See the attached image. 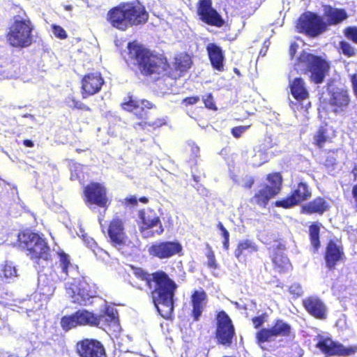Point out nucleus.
Listing matches in <instances>:
<instances>
[{"label":"nucleus","mask_w":357,"mask_h":357,"mask_svg":"<svg viewBox=\"0 0 357 357\" xmlns=\"http://www.w3.org/2000/svg\"><path fill=\"white\" fill-rule=\"evenodd\" d=\"M69 102L71 104L69 105L73 109H77L85 112H91V108L82 101L76 99L75 97L69 98Z\"/></svg>","instance_id":"obj_42"},{"label":"nucleus","mask_w":357,"mask_h":357,"mask_svg":"<svg viewBox=\"0 0 357 357\" xmlns=\"http://www.w3.org/2000/svg\"><path fill=\"white\" fill-rule=\"evenodd\" d=\"M311 196L312 192L308 185L305 182L300 181L288 196L275 201L274 205L276 207L287 209L307 200Z\"/></svg>","instance_id":"obj_16"},{"label":"nucleus","mask_w":357,"mask_h":357,"mask_svg":"<svg viewBox=\"0 0 357 357\" xmlns=\"http://www.w3.org/2000/svg\"><path fill=\"white\" fill-rule=\"evenodd\" d=\"M124 59L132 70L144 77L163 73L169 66L165 57L154 53L136 41L128 43Z\"/></svg>","instance_id":"obj_2"},{"label":"nucleus","mask_w":357,"mask_h":357,"mask_svg":"<svg viewBox=\"0 0 357 357\" xmlns=\"http://www.w3.org/2000/svg\"><path fill=\"white\" fill-rule=\"evenodd\" d=\"M208 250L206 253V257L208 259L207 266L211 269H216L218 268V264L216 263L214 252L209 245H208Z\"/></svg>","instance_id":"obj_50"},{"label":"nucleus","mask_w":357,"mask_h":357,"mask_svg":"<svg viewBox=\"0 0 357 357\" xmlns=\"http://www.w3.org/2000/svg\"><path fill=\"white\" fill-rule=\"evenodd\" d=\"M351 173L354 174V181H356L357 180V166H354L351 170Z\"/></svg>","instance_id":"obj_61"},{"label":"nucleus","mask_w":357,"mask_h":357,"mask_svg":"<svg viewBox=\"0 0 357 357\" xmlns=\"http://www.w3.org/2000/svg\"><path fill=\"white\" fill-rule=\"evenodd\" d=\"M200 100V98L198 96H192L183 98L181 100V104L185 107H188L190 105H194L199 102Z\"/></svg>","instance_id":"obj_52"},{"label":"nucleus","mask_w":357,"mask_h":357,"mask_svg":"<svg viewBox=\"0 0 357 357\" xmlns=\"http://www.w3.org/2000/svg\"><path fill=\"white\" fill-rule=\"evenodd\" d=\"M2 271L5 278H13L17 276V269L12 263L6 262Z\"/></svg>","instance_id":"obj_43"},{"label":"nucleus","mask_w":357,"mask_h":357,"mask_svg":"<svg viewBox=\"0 0 357 357\" xmlns=\"http://www.w3.org/2000/svg\"><path fill=\"white\" fill-rule=\"evenodd\" d=\"M105 80L100 72H92L85 74L81 79V94L82 98H86L99 93Z\"/></svg>","instance_id":"obj_20"},{"label":"nucleus","mask_w":357,"mask_h":357,"mask_svg":"<svg viewBox=\"0 0 357 357\" xmlns=\"http://www.w3.org/2000/svg\"><path fill=\"white\" fill-rule=\"evenodd\" d=\"M295 69L302 74L310 73L311 82L321 84L330 71V63L321 56L303 51L300 53L294 64Z\"/></svg>","instance_id":"obj_4"},{"label":"nucleus","mask_w":357,"mask_h":357,"mask_svg":"<svg viewBox=\"0 0 357 357\" xmlns=\"http://www.w3.org/2000/svg\"><path fill=\"white\" fill-rule=\"evenodd\" d=\"M137 203L138 200L134 195L127 197L122 201V204L126 206H135L137 205Z\"/></svg>","instance_id":"obj_53"},{"label":"nucleus","mask_w":357,"mask_h":357,"mask_svg":"<svg viewBox=\"0 0 357 357\" xmlns=\"http://www.w3.org/2000/svg\"><path fill=\"white\" fill-rule=\"evenodd\" d=\"M274 269L280 273H287L291 268L288 257L282 252H275L272 257Z\"/></svg>","instance_id":"obj_36"},{"label":"nucleus","mask_w":357,"mask_h":357,"mask_svg":"<svg viewBox=\"0 0 357 357\" xmlns=\"http://www.w3.org/2000/svg\"><path fill=\"white\" fill-rule=\"evenodd\" d=\"M245 251L249 252H257L258 246L253 241L250 239L240 241L234 250V256L237 259L240 260Z\"/></svg>","instance_id":"obj_37"},{"label":"nucleus","mask_w":357,"mask_h":357,"mask_svg":"<svg viewBox=\"0 0 357 357\" xmlns=\"http://www.w3.org/2000/svg\"><path fill=\"white\" fill-rule=\"evenodd\" d=\"M102 231L107 238L108 243L114 248L121 249L128 245L130 240L125 221L119 216L113 217L107 227H102Z\"/></svg>","instance_id":"obj_10"},{"label":"nucleus","mask_w":357,"mask_h":357,"mask_svg":"<svg viewBox=\"0 0 357 357\" xmlns=\"http://www.w3.org/2000/svg\"><path fill=\"white\" fill-rule=\"evenodd\" d=\"M268 314L264 312L259 316L253 317L251 319L253 326L256 329H261L262 325L268 321Z\"/></svg>","instance_id":"obj_45"},{"label":"nucleus","mask_w":357,"mask_h":357,"mask_svg":"<svg viewBox=\"0 0 357 357\" xmlns=\"http://www.w3.org/2000/svg\"><path fill=\"white\" fill-rule=\"evenodd\" d=\"M202 101L204 103L205 107L208 109L216 111L218 107L213 99V96L211 93H208L202 97Z\"/></svg>","instance_id":"obj_47"},{"label":"nucleus","mask_w":357,"mask_h":357,"mask_svg":"<svg viewBox=\"0 0 357 357\" xmlns=\"http://www.w3.org/2000/svg\"><path fill=\"white\" fill-rule=\"evenodd\" d=\"M350 103V97L347 90L336 89L329 93L328 105L333 112L337 114L344 112Z\"/></svg>","instance_id":"obj_24"},{"label":"nucleus","mask_w":357,"mask_h":357,"mask_svg":"<svg viewBox=\"0 0 357 357\" xmlns=\"http://www.w3.org/2000/svg\"><path fill=\"white\" fill-rule=\"evenodd\" d=\"M79 326L98 327V319L96 314L87 310L82 309L75 312Z\"/></svg>","instance_id":"obj_34"},{"label":"nucleus","mask_w":357,"mask_h":357,"mask_svg":"<svg viewBox=\"0 0 357 357\" xmlns=\"http://www.w3.org/2000/svg\"><path fill=\"white\" fill-rule=\"evenodd\" d=\"M296 28L298 33L316 38L327 30V24L317 13L306 11L298 17Z\"/></svg>","instance_id":"obj_9"},{"label":"nucleus","mask_w":357,"mask_h":357,"mask_svg":"<svg viewBox=\"0 0 357 357\" xmlns=\"http://www.w3.org/2000/svg\"><path fill=\"white\" fill-rule=\"evenodd\" d=\"M52 29L53 31L54 35L61 40L66 39L68 38V34L66 30L59 25L53 24L52 26Z\"/></svg>","instance_id":"obj_51"},{"label":"nucleus","mask_w":357,"mask_h":357,"mask_svg":"<svg viewBox=\"0 0 357 357\" xmlns=\"http://www.w3.org/2000/svg\"><path fill=\"white\" fill-rule=\"evenodd\" d=\"M298 44L295 42L292 43L289 49V53L291 56V59H293L296 53L297 49H298Z\"/></svg>","instance_id":"obj_56"},{"label":"nucleus","mask_w":357,"mask_h":357,"mask_svg":"<svg viewBox=\"0 0 357 357\" xmlns=\"http://www.w3.org/2000/svg\"><path fill=\"white\" fill-rule=\"evenodd\" d=\"M23 144L24 146L29 147V148H32L34 146L33 142L32 140L28 139L23 140Z\"/></svg>","instance_id":"obj_59"},{"label":"nucleus","mask_w":357,"mask_h":357,"mask_svg":"<svg viewBox=\"0 0 357 357\" xmlns=\"http://www.w3.org/2000/svg\"><path fill=\"white\" fill-rule=\"evenodd\" d=\"M200 149L193 141L189 140L186 142L184 153L186 157V162L190 167H195L197 165L200 156Z\"/></svg>","instance_id":"obj_33"},{"label":"nucleus","mask_w":357,"mask_h":357,"mask_svg":"<svg viewBox=\"0 0 357 357\" xmlns=\"http://www.w3.org/2000/svg\"><path fill=\"white\" fill-rule=\"evenodd\" d=\"M305 310L317 319L323 320L327 317V307L324 302L317 296H309L302 300Z\"/></svg>","instance_id":"obj_23"},{"label":"nucleus","mask_w":357,"mask_h":357,"mask_svg":"<svg viewBox=\"0 0 357 357\" xmlns=\"http://www.w3.org/2000/svg\"><path fill=\"white\" fill-rule=\"evenodd\" d=\"M206 49L213 68L219 72L224 71L225 56L222 48L215 43H210Z\"/></svg>","instance_id":"obj_28"},{"label":"nucleus","mask_w":357,"mask_h":357,"mask_svg":"<svg viewBox=\"0 0 357 357\" xmlns=\"http://www.w3.org/2000/svg\"><path fill=\"white\" fill-rule=\"evenodd\" d=\"M196 13L198 20L202 23L217 28L223 26L225 20L220 13L213 6L212 0H199Z\"/></svg>","instance_id":"obj_13"},{"label":"nucleus","mask_w":357,"mask_h":357,"mask_svg":"<svg viewBox=\"0 0 357 357\" xmlns=\"http://www.w3.org/2000/svg\"><path fill=\"white\" fill-rule=\"evenodd\" d=\"M208 303V296L203 289H196L192 292L190 296V304L192 310L190 316L193 321H198L202 315Z\"/></svg>","instance_id":"obj_25"},{"label":"nucleus","mask_w":357,"mask_h":357,"mask_svg":"<svg viewBox=\"0 0 357 357\" xmlns=\"http://www.w3.org/2000/svg\"><path fill=\"white\" fill-rule=\"evenodd\" d=\"M216 329L215 338L218 344L229 347L236 336L235 328L231 319L224 310H220L215 315Z\"/></svg>","instance_id":"obj_11"},{"label":"nucleus","mask_w":357,"mask_h":357,"mask_svg":"<svg viewBox=\"0 0 357 357\" xmlns=\"http://www.w3.org/2000/svg\"><path fill=\"white\" fill-rule=\"evenodd\" d=\"M255 183V180L253 178H249L246 182H245L243 187L246 189H250Z\"/></svg>","instance_id":"obj_58"},{"label":"nucleus","mask_w":357,"mask_h":357,"mask_svg":"<svg viewBox=\"0 0 357 357\" xmlns=\"http://www.w3.org/2000/svg\"><path fill=\"white\" fill-rule=\"evenodd\" d=\"M141 105L144 108H146V109H153V108H155V105L153 104L152 102H151L150 101L147 100H142L141 101Z\"/></svg>","instance_id":"obj_57"},{"label":"nucleus","mask_w":357,"mask_h":357,"mask_svg":"<svg viewBox=\"0 0 357 357\" xmlns=\"http://www.w3.org/2000/svg\"><path fill=\"white\" fill-rule=\"evenodd\" d=\"M137 215V225L143 237L151 238L161 235L164 232L160 218L154 209L143 208L138 211Z\"/></svg>","instance_id":"obj_8"},{"label":"nucleus","mask_w":357,"mask_h":357,"mask_svg":"<svg viewBox=\"0 0 357 357\" xmlns=\"http://www.w3.org/2000/svg\"><path fill=\"white\" fill-rule=\"evenodd\" d=\"M247 128V126H236L231 129V134L234 137L239 138Z\"/></svg>","instance_id":"obj_54"},{"label":"nucleus","mask_w":357,"mask_h":357,"mask_svg":"<svg viewBox=\"0 0 357 357\" xmlns=\"http://www.w3.org/2000/svg\"><path fill=\"white\" fill-rule=\"evenodd\" d=\"M96 317L98 319V327H111L119 324L117 311L108 305H105L103 310L99 314H96Z\"/></svg>","instance_id":"obj_31"},{"label":"nucleus","mask_w":357,"mask_h":357,"mask_svg":"<svg viewBox=\"0 0 357 357\" xmlns=\"http://www.w3.org/2000/svg\"><path fill=\"white\" fill-rule=\"evenodd\" d=\"M148 19L149 13L139 1L121 2L109 10L107 14L109 23L121 31L144 24Z\"/></svg>","instance_id":"obj_3"},{"label":"nucleus","mask_w":357,"mask_h":357,"mask_svg":"<svg viewBox=\"0 0 357 357\" xmlns=\"http://www.w3.org/2000/svg\"><path fill=\"white\" fill-rule=\"evenodd\" d=\"M149 255L160 260L181 255L183 246L178 241H158L148 248Z\"/></svg>","instance_id":"obj_14"},{"label":"nucleus","mask_w":357,"mask_h":357,"mask_svg":"<svg viewBox=\"0 0 357 357\" xmlns=\"http://www.w3.org/2000/svg\"><path fill=\"white\" fill-rule=\"evenodd\" d=\"M75 351L79 357H107L104 344L95 338H84L78 341Z\"/></svg>","instance_id":"obj_18"},{"label":"nucleus","mask_w":357,"mask_h":357,"mask_svg":"<svg viewBox=\"0 0 357 357\" xmlns=\"http://www.w3.org/2000/svg\"><path fill=\"white\" fill-rule=\"evenodd\" d=\"M352 195L357 204V184L354 185L352 188Z\"/></svg>","instance_id":"obj_60"},{"label":"nucleus","mask_w":357,"mask_h":357,"mask_svg":"<svg viewBox=\"0 0 357 357\" xmlns=\"http://www.w3.org/2000/svg\"><path fill=\"white\" fill-rule=\"evenodd\" d=\"M321 223L312 222L308 227L309 240L314 252H317L321 247L320 231Z\"/></svg>","instance_id":"obj_35"},{"label":"nucleus","mask_w":357,"mask_h":357,"mask_svg":"<svg viewBox=\"0 0 357 357\" xmlns=\"http://www.w3.org/2000/svg\"><path fill=\"white\" fill-rule=\"evenodd\" d=\"M339 49L340 52L347 57L354 56L356 54V49L346 40L339 42Z\"/></svg>","instance_id":"obj_41"},{"label":"nucleus","mask_w":357,"mask_h":357,"mask_svg":"<svg viewBox=\"0 0 357 357\" xmlns=\"http://www.w3.org/2000/svg\"><path fill=\"white\" fill-rule=\"evenodd\" d=\"M34 29L35 26L30 18L15 15L6 34V41L14 48L29 47L34 42Z\"/></svg>","instance_id":"obj_6"},{"label":"nucleus","mask_w":357,"mask_h":357,"mask_svg":"<svg viewBox=\"0 0 357 357\" xmlns=\"http://www.w3.org/2000/svg\"><path fill=\"white\" fill-rule=\"evenodd\" d=\"M290 92L293 98L298 102H302L309 98V92L303 78H294L289 84Z\"/></svg>","instance_id":"obj_32"},{"label":"nucleus","mask_w":357,"mask_h":357,"mask_svg":"<svg viewBox=\"0 0 357 357\" xmlns=\"http://www.w3.org/2000/svg\"><path fill=\"white\" fill-rule=\"evenodd\" d=\"M19 245L26 250L27 255L37 265L42 261L52 260L51 250L46 240L38 233L30 230L22 231L18 234Z\"/></svg>","instance_id":"obj_5"},{"label":"nucleus","mask_w":357,"mask_h":357,"mask_svg":"<svg viewBox=\"0 0 357 357\" xmlns=\"http://www.w3.org/2000/svg\"><path fill=\"white\" fill-rule=\"evenodd\" d=\"M59 256V264L61 268V273L65 275H68V268L71 266L70 257L63 251L57 252Z\"/></svg>","instance_id":"obj_40"},{"label":"nucleus","mask_w":357,"mask_h":357,"mask_svg":"<svg viewBox=\"0 0 357 357\" xmlns=\"http://www.w3.org/2000/svg\"><path fill=\"white\" fill-rule=\"evenodd\" d=\"M268 184L264 183L250 199V202L265 208L271 199L281 191L282 176L280 172L268 174L266 176Z\"/></svg>","instance_id":"obj_7"},{"label":"nucleus","mask_w":357,"mask_h":357,"mask_svg":"<svg viewBox=\"0 0 357 357\" xmlns=\"http://www.w3.org/2000/svg\"><path fill=\"white\" fill-rule=\"evenodd\" d=\"M315 347L326 357L349 356L357 351V346L345 347L328 337H320Z\"/></svg>","instance_id":"obj_15"},{"label":"nucleus","mask_w":357,"mask_h":357,"mask_svg":"<svg viewBox=\"0 0 357 357\" xmlns=\"http://www.w3.org/2000/svg\"><path fill=\"white\" fill-rule=\"evenodd\" d=\"M132 114L138 119L141 120V121L136 123V125L142 128L151 127L153 129H156L166 124L165 120L162 118H158L154 121L149 120L147 110L140 104H139L135 110L133 111Z\"/></svg>","instance_id":"obj_29"},{"label":"nucleus","mask_w":357,"mask_h":357,"mask_svg":"<svg viewBox=\"0 0 357 357\" xmlns=\"http://www.w3.org/2000/svg\"><path fill=\"white\" fill-rule=\"evenodd\" d=\"M324 259L328 270L334 271L338 264L346 259L343 245L334 240H329L325 248Z\"/></svg>","instance_id":"obj_19"},{"label":"nucleus","mask_w":357,"mask_h":357,"mask_svg":"<svg viewBox=\"0 0 357 357\" xmlns=\"http://www.w3.org/2000/svg\"><path fill=\"white\" fill-rule=\"evenodd\" d=\"M289 293L293 296L294 298H297L301 296L303 294L302 287L300 284L294 283L289 287Z\"/></svg>","instance_id":"obj_49"},{"label":"nucleus","mask_w":357,"mask_h":357,"mask_svg":"<svg viewBox=\"0 0 357 357\" xmlns=\"http://www.w3.org/2000/svg\"><path fill=\"white\" fill-rule=\"evenodd\" d=\"M291 333V326L281 319H276L271 328H261L255 333L257 343L262 344L271 342L274 337H287Z\"/></svg>","instance_id":"obj_17"},{"label":"nucleus","mask_w":357,"mask_h":357,"mask_svg":"<svg viewBox=\"0 0 357 357\" xmlns=\"http://www.w3.org/2000/svg\"><path fill=\"white\" fill-rule=\"evenodd\" d=\"M134 278L130 281L132 287L142 289L138 281L144 282L150 289L149 297L158 314L166 320H172L174 310V296L178 285L163 271L149 273L141 267L130 266Z\"/></svg>","instance_id":"obj_1"},{"label":"nucleus","mask_w":357,"mask_h":357,"mask_svg":"<svg viewBox=\"0 0 357 357\" xmlns=\"http://www.w3.org/2000/svg\"><path fill=\"white\" fill-rule=\"evenodd\" d=\"M350 82L354 96L357 99V73H354L349 75Z\"/></svg>","instance_id":"obj_55"},{"label":"nucleus","mask_w":357,"mask_h":357,"mask_svg":"<svg viewBox=\"0 0 357 357\" xmlns=\"http://www.w3.org/2000/svg\"><path fill=\"white\" fill-rule=\"evenodd\" d=\"M335 135L330 133V128L326 123L321 125L312 135V144L318 149H322L326 144L332 143Z\"/></svg>","instance_id":"obj_30"},{"label":"nucleus","mask_w":357,"mask_h":357,"mask_svg":"<svg viewBox=\"0 0 357 357\" xmlns=\"http://www.w3.org/2000/svg\"><path fill=\"white\" fill-rule=\"evenodd\" d=\"M138 200L143 204H147L149 202V199L146 197H141Z\"/></svg>","instance_id":"obj_62"},{"label":"nucleus","mask_w":357,"mask_h":357,"mask_svg":"<svg viewBox=\"0 0 357 357\" xmlns=\"http://www.w3.org/2000/svg\"><path fill=\"white\" fill-rule=\"evenodd\" d=\"M83 194L87 206L95 205L106 210L110 205L111 201L107 197V190L100 183H89L84 187Z\"/></svg>","instance_id":"obj_12"},{"label":"nucleus","mask_w":357,"mask_h":357,"mask_svg":"<svg viewBox=\"0 0 357 357\" xmlns=\"http://www.w3.org/2000/svg\"><path fill=\"white\" fill-rule=\"evenodd\" d=\"M60 324L63 330L68 331L70 329L79 326L76 314L74 312L70 315H66L61 317Z\"/></svg>","instance_id":"obj_39"},{"label":"nucleus","mask_w":357,"mask_h":357,"mask_svg":"<svg viewBox=\"0 0 357 357\" xmlns=\"http://www.w3.org/2000/svg\"><path fill=\"white\" fill-rule=\"evenodd\" d=\"M344 36L349 40L357 44V26H349L343 31Z\"/></svg>","instance_id":"obj_46"},{"label":"nucleus","mask_w":357,"mask_h":357,"mask_svg":"<svg viewBox=\"0 0 357 357\" xmlns=\"http://www.w3.org/2000/svg\"><path fill=\"white\" fill-rule=\"evenodd\" d=\"M331 208L329 202L324 197L318 196L311 201L303 204L301 208V213L303 214L311 215H323Z\"/></svg>","instance_id":"obj_26"},{"label":"nucleus","mask_w":357,"mask_h":357,"mask_svg":"<svg viewBox=\"0 0 357 357\" xmlns=\"http://www.w3.org/2000/svg\"><path fill=\"white\" fill-rule=\"evenodd\" d=\"M139 102L133 100L131 96L128 97V100H125L121 103V107L124 110H126L130 112H133L135 110L137 107L139 105Z\"/></svg>","instance_id":"obj_48"},{"label":"nucleus","mask_w":357,"mask_h":357,"mask_svg":"<svg viewBox=\"0 0 357 357\" xmlns=\"http://www.w3.org/2000/svg\"><path fill=\"white\" fill-rule=\"evenodd\" d=\"M338 153L339 149L326 150L325 151L322 165L328 169H334L339 162Z\"/></svg>","instance_id":"obj_38"},{"label":"nucleus","mask_w":357,"mask_h":357,"mask_svg":"<svg viewBox=\"0 0 357 357\" xmlns=\"http://www.w3.org/2000/svg\"><path fill=\"white\" fill-rule=\"evenodd\" d=\"M323 16L326 20L325 22L327 24V27L340 24L349 17L344 8H335L329 4L323 6Z\"/></svg>","instance_id":"obj_27"},{"label":"nucleus","mask_w":357,"mask_h":357,"mask_svg":"<svg viewBox=\"0 0 357 357\" xmlns=\"http://www.w3.org/2000/svg\"><path fill=\"white\" fill-rule=\"evenodd\" d=\"M96 285L82 279L77 282L73 289V302L79 305H86L90 299L96 297Z\"/></svg>","instance_id":"obj_21"},{"label":"nucleus","mask_w":357,"mask_h":357,"mask_svg":"<svg viewBox=\"0 0 357 357\" xmlns=\"http://www.w3.org/2000/svg\"><path fill=\"white\" fill-rule=\"evenodd\" d=\"M192 60L189 54L185 52L176 54L172 63V68L165 74L172 79H177L189 70L192 65Z\"/></svg>","instance_id":"obj_22"},{"label":"nucleus","mask_w":357,"mask_h":357,"mask_svg":"<svg viewBox=\"0 0 357 357\" xmlns=\"http://www.w3.org/2000/svg\"><path fill=\"white\" fill-rule=\"evenodd\" d=\"M217 227L219 229V230L221 231V235L223 237V248L225 250H229V232L228 230L225 227L223 224L221 222H219L217 225Z\"/></svg>","instance_id":"obj_44"}]
</instances>
